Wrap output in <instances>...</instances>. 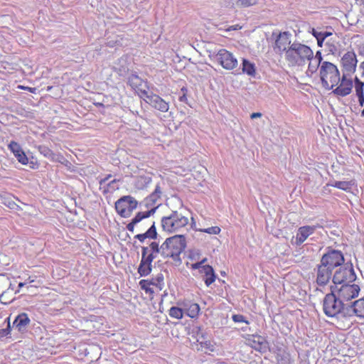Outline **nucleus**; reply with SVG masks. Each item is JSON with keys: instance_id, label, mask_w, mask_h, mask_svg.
Listing matches in <instances>:
<instances>
[{"instance_id": "f257e3e1", "label": "nucleus", "mask_w": 364, "mask_h": 364, "mask_svg": "<svg viewBox=\"0 0 364 364\" xmlns=\"http://www.w3.org/2000/svg\"><path fill=\"white\" fill-rule=\"evenodd\" d=\"M186 247V237L183 235H176L166 239L163 242V258H172L176 262L181 264L180 255Z\"/></svg>"}, {"instance_id": "f03ea898", "label": "nucleus", "mask_w": 364, "mask_h": 364, "mask_svg": "<svg viewBox=\"0 0 364 364\" xmlns=\"http://www.w3.org/2000/svg\"><path fill=\"white\" fill-rule=\"evenodd\" d=\"M336 286L331 287V293L327 294L323 301L324 314L328 317H333L338 314L346 317V307L347 304H343L336 294Z\"/></svg>"}, {"instance_id": "7ed1b4c3", "label": "nucleus", "mask_w": 364, "mask_h": 364, "mask_svg": "<svg viewBox=\"0 0 364 364\" xmlns=\"http://www.w3.org/2000/svg\"><path fill=\"white\" fill-rule=\"evenodd\" d=\"M319 75L323 87L328 90L336 86L341 80L340 72L337 66L328 61L321 63Z\"/></svg>"}, {"instance_id": "20e7f679", "label": "nucleus", "mask_w": 364, "mask_h": 364, "mask_svg": "<svg viewBox=\"0 0 364 364\" xmlns=\"http://www.w3.org/2000/svg\"><path fill=\"white\" fill-rule=\"evenodd\" d=\"M285 58L291 65H300L306 60L313 58V51L306 45L294 43L287 50Z\"/></svg>"}, {"instance_id": "39448f33", "label": "nucleus", "mask_w": 364, "mask_h": 364, "mask_svg": "<svg viewBox=\"0 0 364 364\" xmlns=\"http://www.w3.org/2000/svg\"><path fill=\"white\" fill-rule=\"evenodd\" d=\"M161 223L163 230L171 233L186 226L188 219L177 210H174L169 215L164 216L161 220Z\"/></svg>"}, {"instance_id": "423d86ee", "label": "nucleus", "mask_w": 364, "mask_h": 364, "mask_svg": "<svg viewBox=\"0 0 364 364\" xmlns=\"http://www.w3.org/2000/svg\"><path fill=\"white\" fill-rule=\"evenodd\" d=\"M356 279V274L351 263L344 264L337 269L332 277V281L335 284H349Z\"/></svg>"}, {"instance_id": "0eeeda50", "label": "nucleus", "mask_w": 364, "mask_h": 364, "mask_svg": "<svg viewBox=\"0 0 364 364\" xmlns=\"http://www.w3.org/2000/svg\"><path fill=\"white\" fill-rule=\"evenodd\" d=\"M320 261L323 262V264H324L333 270L336 267H340L344 264L345 259L341 251L328 247L326 253L322 255Z\"/></svg>"}, {"instance_id": "6e6552de", "label": "nucleus", "mask_w": 364, "mask_h": 364, "mask_svg": "<svg viewBox=\"0 0 364 364\" xmlns=\"http://www.w3.org/2000/svg\"><path fill=\"white\" fill-rule=\"evenodd\" d=\"M138 202L131 196H124L115 203L117 213L122 218L129 217L137 207Z\"/></svg>"}, {"instance_id": "1a4fd4ad", "label": "nucleus", "mask_w": 364, "mask_h": 364, "mask_svg": "<svg viewBox=\"0 0 364 364\" xmlns=\"http://www.w3.org/2000/svg\"><path fill=\"white\" fill-rule=\"evenodd\" d=\"M216 61L225 70H231L237 68L238 62L234 55L225 49H220L216 53Z\"/></svg>"}, {"instance_id": "9d476101", "label": "nucleus", "mask_w": 364, "mask_h": 364, "mask_svg": "<svg viewBox=\"0 0 364 364\" xmlns=\"http://www.w3.org/2000/svg\"><path fill=\"white\" fill-rule=\"evenodd\" d=\"M360 290V287L355 284H344L339 289L336 287V294L339 299L345 304V302H348L357 297Z\"/></svg>"}, {"instance_id": "9b49d317", "label": "nucleus", "mask_w": 364, "mask_h": 364, "mask_svg": "<svg viewBox=\"0 0 364 364\" xmlns=\"http://www.w3.org/2000/svg\"><path fill=\"white\" fill-rule=\"evenodd\" d=\"M143 97L146 103L149 104L154 109L162 112H168L169 109L168 103L157 95L149 93L147 91L143 92Z\"/></svg>"}, {"instance_id": "f8f14e48", "label": "nucleus", "mask_w": 364, "mask_h": 364, "mask_svg": "<svg viewBox=\"0 0 364 364\" xmlns=\"http://www.w3.org/2000/svg\"><path fill=\"white\" fill-rule=\"evenodd\" d=\"M315 270L316 271V282L318 286H326L333 277L332 273L333 270L328 268L324 264H323V262H320Z\"/></svg>"}, {"instance_id": "ddd939ff", "label": "nucleus", "mask_w": 364, "mask_h": 364, "mask_svg": "<svg viewBox=\"0 0 364 364\" xmlns=\"http://www.w3.org/2000/svg\"><path fill=\"white\" fill-rule=\"evenodd\" d=\"M346 317L358 316L364 318V299H360L350 304H347L345 309Z\"/></svg>"}, {"instance_id": "4468645a", "label": "nucleus", "mask_w": 364, "mask_h": 364, "mask_svg": "<svg viewBox=\"0 0 364 364\" xmlns=\"http://www.w3.org/2000/svg\"><path fill=\"white\" fill-rule=\"evenodd\" d=\"M341 62L347 74H351L355 72L358 60L353 51H348L341 58Z\"/></svg>"}, {"instance_id": "2eb2a0df", "label": "nucleus", "mask_w": 364, "mask_h": 364, "mask_svg": "<svg viewBox=\"0 0 364 364\" xmlns=\"http://www.w3.org/2000/svg\"><path fill=\"white\" fill-rule=\"evenodd\" d=\"M316 225H305L298 229L295 244L300 246L310 235H311L316 230Z\"/></svg>"}, {"instance_id": "dca6fc26", "label": "nucleus", "mask_w": 364, "mask_h": 364, "mask_svg": "<svg viewBox=\"0 0 364 364\" xmlns=\"http://www.w3.org/2000/svg\"><path fill=\"white\" fill-rule=\"evenodd\" d=\"M291 33L287 31L280 33L277 36L274 49H278L280 52L285 51V55H287V50H288L291 43Z\"/></svg>"}, {"instance_id": "f3484780", "label": "nucleus", "mask_w": 364, "mask_h": 364, "mask_svg": "<svg viewBox=\"0 0 364 364\" xmlns=\"http://www.w3.org/2000/svg\"><path fill=\"white\" fill-rule=\"evenodd\" d=\"M9 149L14 154L18 162L23 165H26L28 163V159L26 156L25 152L21 149L19 144L12 141L9 144Z\"/></svg>"}, {"instance_id": "a211bd4d", "label": "nucleus", "mask_w": 364, "mask_h": 364, "mask_svg": "<svg viewBox=\"0 0 364 364\" xmlns=\"http://www.w3.org/2000/svg\"><path fill=\"white\" fill-rule=\"evenodd\" d=\"M249 342L251 347L257 351L264 353L269 349L268 342L261 336H252Z\"/></svg>"}, {"instance_id": "6ab92c4d", "label": "nucleus", "mask_w": 364, "mask_h": 364, "mask_svg": "<svg viewBox=\"0 0 364 364\" xmlns=\"http://www.w3.org/2000/svg\"><path fill=\"white\" fill-rule=\"evenodd\" d=\"M156 208L157 207H155L148 211L139 212L132 220V221L127 225V229L130 232H134L135 225L141 222L143 219L147 218L154 215Z\"/></svg>"}, {"instance_id": "aec40b11", "label": "nucleus", "mask_w": 364, "mask_h": 364, "mask_svg": "<svg viewBox=\"0 0 364 364\" xmlns=\"http://www.w3.org/2000/svg\"><path fill=\"white\" fill-rule=\"evenodd\" d=\"M30 318L27 314L21 313L18 314L13 322V327L16 328L19 332H25L30 323Z\"/></svg>"}, {"instance_id": "412c9836", "label": "nucleus", "mask_w": 364, "mask_h": 364, "mask_svg": "<svg viewBox=\"0 0 364 364\" xmlns=\"http://www.w3.org/2000/svg\"><path fill=\"white\" fill-rule=\"evenodd\" d=\"M127 83L132 89L139 92L142 95L141 97H143V92L146 91L144 87H146V85L141 78L135 74H131L127 78Z\"/></svg>"}, {"instance_id": "4be33fe9", "label": "nucleus", "mask_w": 364, "mask_h": 364, "mask_svg": "<svg viewBox=\"0 0 364 364\" xmlns=\"http://www.w3.org/2000/svg\"><path fill=\"white\" fill-rule=\"evenodd\" d=\"M353 88V81L349 80L347 82H341V84L339 86H338L336 89L333 90V92L335 95L345 97L348 95H349Z\"/></svg>"}, {"instance_id": "5701e85b", "label": "nucleus", "mask_w": 364, "mask_h": 364, "mask_svg": "<svg viewBox=\"0 0 364 364\" xmlns=\"http://www.w3.org/2000/svg\"><path fill=\"white\" fill-rule=\"evenodd\" d=\"M200 272L205 274L206 277L205 279V284L209 287L212 284L216 279L215 274L214 272L213 268L210 265H203L201 267Z\"/></svg>"}, {"instance_id": "b1692460", "label": "nucleus", "mask_w": 364, "mask_h": 364, "mask_svg": "<svg viewBox=\"0 0 364 364\" xmlns=\"http://www.w3.org/2000/svg\"><path fill=\"white\" fill-rule=\"evenodd\" d=\"M193 333L196 334V341L199 343L202 347L205 346V348H208L210 343L209 341L206 340V333L200 327H197L196 330L193 331Z\"/></svg>"}, {"instance_id": "393cba45", "label": "nucleus", "mask_w": 364, "mask_h": 364, "mask_svg": "<svg viewBox=\"0 0 364 364\" xmlns=\"http://www.w3.org/2000/svg\"><path fill=\"white\" fill-rule=\"evenodd\" d=\"M325 46L326 47L327 51L329 53L334 55L338 53L340 45L336 38H330L326 42Z\"/></svg>"}, {"instance_id": "a878e982", "label": "nucleus", "mask_w": 364, "mask_h": 364, "mask_svg": "<svg viewBox=\"0 0 364 364\" xmlns=\"http://www.w3.org/2000/svg\"><path fill=\"white\" fill-rule=\"evenodd\" d=\"M242 71L243 73H246L250 76H255V64L251 63L247 59L243 58L242 59Z\"/></svg>"}, {"instance_id": "bb28decb", "label": "nucleus", "mask_w": 364, "mask_h": 364, "mask_svg": "<svg viewBox=\"0 0 364 364\" xmlns=\"http://www.w3.org/2000/svg\"><path fill=\"white\" fill-rule=\"evenodd\" d=\"M151 269L152 264H149L146 261H145L144 259H141L138 267V273L141 277H146L151 273Z\"/></svg>"}, {"instance_id": "cd10ccee", "label": "nucleus", "mask_w": 364, "mask_h": 364, "mask_svg": "<svg viewBox=\"0 0 364 364\" xmlns=\"http://www.w3.org/2000/svg\"><path fill=\"white\" fill-rule=\"evenodd\" d=\"M355 183L353 181H335L331 184L332 186L337 188L338 189L348 191L351 189V188L354 186Z\"/></svg>"}, {"instance_id": "c85d7f7f", "label": "nucleus", "mask_w": 364, "mask_h": 364, "mask_svg": "<svg viewBox=\"0 0 364 364\" xmlns=\"http://www.w3.org/2000/svg\"><path fill=\"white\" fill-rule=\"evenodd\" d=\"M186 314L191 318H196L200 312V306L196 303L191 304L188 308L186 309Z\"/></svg>"}, {"instance_id": "c756f323", "label": "nucleus", "mask_w": 364, "mask_h": 364, "mask_svg": "<svg viewBox=\"0 0 364 364\" xmlns=\"http://www.w3.org/2000/svg\"><path fill=\"white\" fill-rule=\"evenodd\" d=\"M151 178L149 176H139L137 178L136 186L139 189H144L151 183Z\"/></svg>"}, {"instance_id": "7c9ffc66", "label": "nucleus", "mask_w": 364, "mask_h": 364, "mask_svg": "<svg viewBox=\"0 0 364 364\" xmlns=\"http://www.w3.org/2000/svg\"><path fill=\"white\" fill-rule=\"evenodd\" d=\"M149 250L153 254L157 256L159 254L163 257V243L159 246V244L156 242H151L149 244Z\"/></svg>"}, {"instance_id": "2f4dec72", "label": "nucleus", "mask_w": 364, "mask_h": 364, "mask_svg": "<svg viewBox=\"0 0 364 364\" xmlns=\"http://www.w3.org/2000/svg\"><path fill=\"white\" fill-rule=\"evenodd\" d=\"M169 316L177 319L182 318L183 316V310L179 307L172 306L169 309Z\"/></svg>"}, {"instance_id": "473e14b6", "label": "nucleus", "mask_w": 364, "mask_h": 364, "mask_svg": "<svg viewBox=\"0 0 364 364\" xmlns=\"http://www.w3.org/2000/svg\"><path fill=\"white\" fill-rule=\"evenodd\" d=\"M355 90L356 95L364 94V82L360 81L358 77L354 79Z\"/></svg>"}, {"instance_id": "72a5a7b5", "label": "nucleus", "mask_w": 364, "mask_h": 364, "mask_svg": "<svg viewBox=\"0 0 364 364\" xmlns=\"http://www.w3.org/2000/svg\"><path fill=\"white\" fill-rule=\"evenodd\" d=\"M38 149L39 152L47 158H53L54 156L53 151L46 146L41 145Z\"/></svg>"}, {"instance_id": "f704fd0d", "label": "nucleus", "mask_w": 364, "mask_h": 364, "mask_svg": "<svg viewBox=\"0 0 364 364\" xmlns=\"http://www.w3.org/2000/svg\"><path fill=\"white\" fill-rule=\"evenodd\" d=\"M146 235H147V238L155 240L157 238L158 233L156 231V228L155 226V223L154 222L151 227L145 232Z\"/></svg>"}, {"instance_id": "c9c22d12", "label": "nucleus", "mask_w": 364, "mask_h": 364, "mask_svg": "<svg viewBox=\"0 0 364 364\" xmlns=\"http://www.w3.org/2000/svg\"><path fill=\"white\" fill-rule=\"evenodd\" d=\"M309 64L307 69V73H310L311 74L316 73L321 67V63H318L317 60H309Z\"/></svg>"}, {"instance_id": "e433bc0d", "label": "nucleus", "mask_w": 364, "mask_h": 364, "mask_svg": "<svg viewBox=\"0 0 364 364\" xmlns=\"http://www.w3.org/2000/svg\"><path fill=\"white\" fill-rule=\"evenodd\" d=\"M151 285V282L149 280L142 279L139 282L140 287L144 290L146 293H154V290L149 287Z\"/></svg>"}, {"instance_id": "4c0bfd02", "label": "nucleus", "mask_w": 364, "mask_h": 364, "mask_svg": "<svg viewBox=\"0 0 364 364\" xmlns=\"http://www.w3.org/2000/svg\"><path fill=\"white\" fill-rule=\"evenodd\" d=\"M164 281V276L162 274H159L155 278H152L149 282H151V285H155L156 287H159L160 289L161 287H160Z\"/></svg>"}, {"instance_id": "58836bf2", "label": "nucleus", "mask_w": 364, "mask_h": 364, "mask_svg": "<svg viewBox=\"0 0 364 364\" xmlns=\"http://www.w3.org/2000/svg\"><path fill=\"white\" fill-rule=\"evenodd\" d=\"M258 0H239L240 7H249L255 5Z\"/></svg>"}, {"instance_id": "ea45409f", "label": "nucleus", "mask_w": 364, "mask_h": 364, "mask_svg": "<svg viewBox=\"0 0 364 364\" xmlns=\"http://www.w3.org/2000/svg\"><path fill=\"white\" fill-rule=\"evenodd\" d=\"M160 198V196L157 195L156 193H151L149 196H148L146 198V205H149L150 203H155L156 200Z\"/></svg>"}, {"instance_id": "a19ab883", "label": "nucleus", "mask_w": 364, "mask_h": 364, "mask_svg": "<svg viewBox=\"0 0 364 364\" xmlns=\"http://www.w3.org/2000/svg\"><path fill=\"white\" fill-rule=\"evenodd\" d=\"M201 231L208 234L217 235L220 232V229L217 226H214L201 230Z\"/></svg>"}, {"instance_id": "79ce46f5", "label": "nucleus", "mask_w": 364, "mask_h": 364, "mask_svg": "<svg viewBox=\"0 0 364 364\" xmlns=\"http://www.w3.org/2000/svg\"><path fill=\"white\" fill-rule=\"evenodd\" d=\"M118 181L117 179H114L108 183H107L105 185L107 186L105 191H113L116 189H118V187L116 186V183Z\"/></svg>"}, {"instance_id": "37998d69", "label": "nucleus", "mask_w": 364, "mask_h": 364, "mask_svg": "<svg viewBox=\"0 0 364 364\" xmlns=\"http://www.w3.org/2000/svg\"><path fill=\"white\" fill-rule=\"evenodd\" d=\"M224 4L226 7L233 8L235 6H239V0H225Z\"/></svg>"}, {"instance_id": "c03bdc74", "label": "nucleus", "mask_w": 364, "mask_h": 364, "mask_svg": "<svg viewBox=\"0 0 364 364\" xmlns=\"http://www.w3.org/2000/svg\"><path fill=\"white\" fill-rule=\"evenodd\" d=\"M232 318L236 323L244 322V323H248V322L245 319V317L241 314H234L232 316Z\"/></svg>"}, {"instance_id": "a18cd8bd", "label": "nucleus", "mask_w": 364, "mask_h": 364, "mask_svg": "<svg viewBox=\"0 0 364 364\" xmlns=\"http://www.w3.org/2000/svg\"><path fill=\"white\" fill-rule=\"evenodd\" d=\"M11 326L9 321H8V325L6 328L0 330V336H6L10 333Z\"/></svg>"}, {"instance_id": "49530a36", "label": "nucleus", "mask_w": 364, "mask_h": 364, "mask_svg": "<svg viewBox=\"0 0 364 364\" xmlns=\"http://www.w3.org/2000/svg\"><path fill=\"white\" fill-rule=\"evenodd\" d=\"M156 257V255L153 254L151 252H150L149 254H148L145 258L144 259L145 261H146L149 264H151L154 259Z\"/></svg>"}, {"instance_id": "de8ad7c7", "label": "nucleus", "mask_w": 364, "mask_h": 364, "mask_svg": "<svg viewBox=\"0 0 364 364\" xmlns=\"http://www.w3.org/2000/svg\"><path fill=\"white\" fill-rule=\"evenodd\" d=\"M311 60H317V62H318V63H321H321L324 62V61H323V58H322V55H321V52L320 50H318L316 53L315 56L314 57L313 56V58Z\"/></svg>"}, {"instance_id": "09e8293b", "label": "nucleus", "mask_w": 364, "mask_h": 364, "mask_svg": "<svg viewBox=\"0 0 364 364\" xmlns=\"http://www.w3.org/2000/svg\"><path fill=\"white\" fill-rule=\"evenodd\" d=\"M134 238L139 240L141 242H143L147 238V235H146L145 232L137 234L134 236Z\"/></svg>"}, {"instance_id": "8fccbe9b", "label": "nucleus", "mask_w": 364, "mask_h": 364, "mask_svg": "<svg viewBox=\"0 0 364 364\" xmlns=\"http://www.w3.org/2000/svg\"><path fill=\"white\" fill-rule=\"evenodd\" d=\"M149 250V247H141V259H144L145 257L148 255Z\"/></svg>"}, {"instance_id": "3c124183", "label": "nucleus", "mask_w": 364, "mask_h": 364, "mask_svg": "<svg viewBox=\"0 0 364 364\" xmlns=\"http://www.w3.org/2000/svg\"><path fill=\"white\" fill-rule=\"evenodd\" d=\"M311 33L316 39H318L321 37L322 32L317 31L315 28H312Z\"/></svg>"}, {"instance_id": "603ef678", "label": "nucleus", "mask_w": 364, "mask_h": 364, "mask_svg": "<svg viewBox=\"0 0 364 364\" xmlns=\"http://www.w3.org/2000/svg\"><path fill=\"white\" fill-rule=\"evenodd\" d=\"M358 98V102L360 106H364V94L357 95Z\"/></svg>"}, {"instance_id": "864d4df0", "label": "nucleus", "mask_w": 364, "mask_h": 364, "mask_svg": "<svg viewBox=\"0 0 364 364\" xmlns=\"http://www.w3.org/2000/svg\"><path fill=\"white\" fill-rule=\"evenodd\" d=\"M358 52L359 55L364 57V44H361L358 46Z\"/></svg>"}, {"instance_id": "5fc2aeb1", "label": "nucleus", "mask_w": 364, "mask_h": 364, "mask_svg": "<svg viewBox=\"0 0 364 364\" xmlns=\"http://www.w3.org/2000/svg\"><path fill=\"white\" fill-rule=\"evenodd\" d=\"M111 177V175H108L107 176H106L105 178H102L100 180V185L102 186V185H105L107 182V181L109 179V178Z\"/></svg>"}, {"instance_id": "6e6d98bb", "label": "nucleus", "mask_w": 364, "mask_h": 364, "mask_svg": "<svg viewBox=\"0 0 364 364\" xmlns=\"http://www.w3.org/2000/svg\"><path fill=\"white\" fill-rule=\"evenodd\" d=\"M205 261V259H203L200 262H198V263L193 264V267L194 269L201 268L203 267L202 264L204 263Z\"/></svg>"}, {"instance_id": "4d7b16f0", "label": "nucleus", "mask_w": 364, "mask_h": 364, "mask_svg": "<svg viewBox=\"0 0 364 364\" xmlns=\"http://www.w3.org/2000/svg\"><path fill=\"white\" fill-rule=\"evenodd\" d=\"M262 113L260 112H254L252 113L251 115H250V118L251 119H255V118H259V117H262Z\"/></svg>"}, {"instance_id": "13d9d810", "label": "nucleus", "mask_w": 364, "mask_h": 364, "mask_svg": "<svg viewBox=\"0 0 364 364\" xmlns=\"http://www.w3.org/2000/svg\"><path fill=\"white\" fill-rule=\"evenodd\" d=\"M331 35H332L331 32L324 31V32H322L321 37L323 38L326 39V38H328V36H331Z\"/></svg>"}, {"instance_id": "bf43d9fd", "label": "nucleus", "mask_w": 364, "mask_h": 364, "mask_svg": "<svg viewBox=\"0 0 364 364\" xmlns=\"http://www.w3.org/2000/svg\"><path fill=\"white\" fill-rule=\"evenodd\" d=\"M317 40V45L318 47H322L323 46V41H324V38H323L322 37L316 39Z\"/></svg>"}, {"instance_id": "052dcab7", "label": "nucleus", "mask_w": 364, "mask_h": 364, "mask_svg": "<svg viewBox=\"0 0 364 364\" xmlns=\"http://www.w3.org/2000/svg\"><path fill=\"white\" fill-rule=\"evenodd\" d=\"M153 193H156L157 195L160 196H161V188H160V186L159 185H157L155 188V190L153 192Z\"/></svg>"}, {"instance_id": "680f3d73", "label": "nucleus", "mask_w": 364, "mask_h": 364, "mask_svg": "<svg viewBox=\"0 0 364 364\" xmlns=\"http://www.w3.org/2000/svg\"><path fill=\"white\" fill-rule=\"evenodd\" d=\"M346 75H347L346 74L343 73V76L341 77L340 81L341 82H347V81L351 80V79L347 78Z\"/></svg>"}, {"instance_id": "e2e57ef3", "label": "nucleus", "mask_w": 364, "mask_h": 364, "mask_svg": "<svg viewBox=\"0 0 364 364\" xmlns=\"http://www.w3.org/2000/svg\"><path fill=\"white\" fill-rule=\"evenodd\" d=\"M239 28H240V27L238 25H236V26H230V27L228 29V31H231V30H237V29H239Z\"/></svg>"}, {"instance_id": "0e129e2a", "label": "nucleus", "mask_w": 364, "mask_h": 364, "mask_svg": "<svg viewBox=\"0 0 364 364\" xmlns=\"http://www.w3.org/2000/svg\"><path fill=\"white\" fill-rule=\"evenodd\" d=\"M180 101L181 102H185L187 99H186V97L185 95H183V96L180 97Z\"/></svg>"}, {"instance_id": "69168bd1", "label": "nucleus", "mask_w": 364, "mask_h": 364, "mask_svg": "<svg viewBox=\"0 0 364 364\" xmlns=\"http://www.w3.org/2000/svg\"><path fill=\"white\" fill-rule=\"evenodd\" d=\"M360 68L363 70V75H364V61L360 63Z\"/></svg>"}, {"instance_id": "338daca9", "label": "nucleus", "mask_w": 364, "mask_h": 364, "mask_svg": "<svg viewBox=\"0 0 364 364\" xmlns=\"http://www.w3.org/2000/svg\"><path fill=\"white\" fill-rule=\"evenodd\" d=\"M23 286H24V283L20 282V283L18 284V287H19V288H21V287H23Z\"/></svg>"}, {"instance_id": "774afa93", "label": "nucleus", "mask_w": 364, "mask_h": 364, "mask_svg": "<svg viewBox=\"0 0 364 364\" xmlns=\"http://www.w3.org/2000/svg\"><path fill=\"white\" fill-rule=\"evenodd\" d=\"M107 44H108V46H109L111 47L114 46L112 42H111V41L108 42Z\"/></svg>"}]
</instances>
